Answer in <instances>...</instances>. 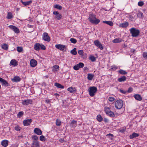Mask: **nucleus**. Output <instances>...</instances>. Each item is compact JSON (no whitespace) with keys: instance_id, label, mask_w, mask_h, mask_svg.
I'll use <instances>...</instances> for the list:
<instances>
[{"instance_id":"nucleus-63","label":"nucleus","mask_w":147,"mask_h":147,"mask_svg":"<svg viewBox=\"0 0 147 147\" xmlns=\"http://www.w3.org/2000/svg\"><path fill=\"white\" fill-rule=\"evenodd\" d=\"M131 52L133 53H134L136 52V51L135 49H131Z\"/></svg>"},{"instance_id":"nucleus-59","label":"nucleus","mask_w":147,"mask_h":147,"mask_svg":"<svg viewBox=\"0 0 147 147\" xmlns=\"http://www.w3.org/2000/svg\"><path fill=\"white\" fill-rule=\"evenodd\" d=\"M18 144H16L12 145L11 146V147H18Z\"/></svg>"},{"instance_id":"nucleus-35","label":"nucleus","mask_w":147,"mask_h":147,"mask_svg":"<svg viewBox=\"0 0 147 147\" xmlns=\"http://www.w3.org/2000/svg\"><path fill=\"white\" fill-rule=\"evenodd\" d=\"M1 47L4 50H7L8 49V46L6 44H4L2 45Z\"/></svg>"},{"instance_id":"nucleus-51","label":"nucleus","mask_w":147,"mask_h":147,"mask_svg":"<svg viewBox=\"0 0 147 147\" xmlns=\"http://www.w3.org/2000/svg\"><path fill=\"white\" fill-rule=\"evenodd\" d=\"M21 128L19 126L17 125L15 127V129L17 131H20Z\"/></svg>"},{"instance_id":"nucleus-21","label":"nucleus","mask_w":147,"mask_h":147,"mask_svg":"<svg viewBox=\"0 0 147 147\" xmlns=\"http://www.w3.org/2000/svg\"><path fill=\"white\" fill-rule=\"evenodd\" d=\"M77 125V121L73 120L71 121L70 123V126L71 127H76Z\"/></svg>"},{"instance_id":"nucleus-49","label":"nucleus","mask_w":147,"mask_h":147,"mask_svg":"<svg viewBox=\"0 0 147 147\" xmlns=\"http://www.w3.org/2000/svg\"><path fill=\"white\" fill-rule=\"evenodd\" d=\"M32 138L35 141H38L37 140L38 139V137L34 135L32 136Z\"/></svg>"},{"instance_id":"nucleus-62","label":"nucleus","mask_w":147,"mask_h":147,"mask_svg":"<svg viewBox=\"0 0 147 147\" xmlns=\"http://www.w3.org/2000/svg\"><path fill=\"white\" fill-rule=\"evenodd\" d=\"M104 120L105 123H107L108 121V119L106 118H104Z\"/></svg>"},{"instance_id":"nucleus-22","label":"nucleus","mask_w":147,"mask_h":147,"mask_svg":"<svg viewBox=\"0 0 147 147\" xmlns=\"http://www.w3.org/2000/svg\"><path fill=\"white\" fill-rule=\"evenodd\" d=\"M126 78L125 76L121 77L120 78L118 79V81L120 82H122L126 81Z\"/></svg>"},{"instance_id":"nucleus-15","label":"nucleus","mask_w":147,"mask_h":147,"mask_svg":"<svg viewBox=\"0 0 147 147\" xmlns=\"http://www.w3.org/2000/svg\"><path fill=\"white\" fill-rule=\"evenodd\" d=\"M34 132L36 134L38 135H42V133L41 130L37 128L34 129Z\"/></svg>"},{"instance_id":"nucleus-3","label":"nucleus","mask_w":147,"mask_h":147,"mask_svg":"<svg viewBox=\"0 0 147 147\" xmlns=\"http://www.w3.org/2000/svg\"><path fill=\"white\" fill-rule=\"evenodd\" d=\"M123 102L122 100H117L115 103V107L116 109H120L123 107Z\"/></svg>"},{"instance_id":"nucleus-4","label":"nucleus","mask_w":147,"mask_h":147,"mask_svg":"<svg viewBox=\"0 0 147 147\" xmlns=\"http://www.w3.org/2000/svg\"><path fill=\"white\" fill-rule=\"evenodd\" d=\"M42 38L45 41L49 42L50 41V37L48 34L47 32L43 33L42 35Z\"/></svg>"},{"instance_id":"nucleus-58","label":"nucleus","mask_w":147,"mask_h":147,"mask_svg":"<svg viewBox=\"0 0 147 147\" xmlns=\"http://www.w3.org/2000/svg\"><path fill=\"white\" fill-rule=\"evenodd\" d=\"M14 15L12 13L10 12V19H12L13 18V15Z\"/></svg>"},{"instance_id":"nucleus-28","label":"nucleus","mask_w":147,"mask_h":147,"mask_svg":"<svg viewBox=\"0 0 147 147\" xmlns=\"http://www.w3.org/2000/svg\"><path fill=\"white\" fill-rule=\"evenodd\" d=\"M139 135L138 134L134 133H133L132 135H131L129 136L130 138V139H133L135 138L138 136Z\"/></svg>"},{"instance_id":"nucleus-34","label":"nucleus","mask_w":147,"mask_h":147,"mask_svg":"<svg viewBox=\"0 0 147 147\" xmlns=\"http://www.w3.org/2000/svg\"><path fill=\"white\" fill-rule=\"evenodd\" d=\"M76 48H74L73 50L70 51V53L74 55H76L77 54V52L76 51Z\"/></svg>"},{"instance_id":"nucleus-23","label":"nucleus","mask_w":147,"mask_h":147,"mask_svg":"<svg viewBox=\"0 0 147 147\" xmlns=\"http://www.w3.org/2000/svg\"><path fill=\"white\" fill-rule=\"evenodd\" d=\"M34 49L36 51H38L40 49V44L39 43H36L34 45Z\"/></svg>"},{"instance_id":"nucleus-32","label":"nucleus","mask_w":147,"mask_h":147,"mask_svg":"<svg viewBox=\"0 0 147 147\" xmlns=\"http://www.w3.org/2000/svg\"><path fill=\"white\" fill-rule=\"evenodd\" d=\"M94 77V75L93 74H88L87 78L89 80H92Z\"/></svg>"},{"instance_id":"nucleus-6","label":"nucleus","mask_w":147,"mask_h":147,"mask_svg":"<svg viewBox=\"0 0 147 147\" xmlns=\"http://www.w3.org/2000/svg\"><path fill=\"white\" fill-rule=\"evenodd\" d=\"M10 29L16 33L18 34L20 32L19 29L14 26L10 25Z\"/></svg>"},{"instance_id":"nucleus-30","label":"nucleus","mask_w":147,"mask_h":147,"mask_svg":"<svg viewBox=\"0 0 147 147\" xmlns=\"http://www.w3.org/2000/svg\"><path fill=\"white\" fill-rule=\"evenodd\" d=\"M55 86L57 87V88H60L63 89L64 88L63 86L57 82H56L55 83Z\"/></svg>"},{"instance_id":"nucleus-25","label":"nucleus","mask_w":147,"mask_h":147,"mask_svg":"<svg viewBox=\"0 0 147 147\" xmlns=\"http://www.w3.org/2000/svg\"><path fill=\"white\" fill-rule=\"evenodd\" d=\"M8 143V141L6 140H3L1 142L2 145L4 147H6Z\"/></svg>"},{"instance_id":"nucleus-24","label":"nucleus","mask_w":147,"mask_h":147,"mask_svg":"<svg viewBox=\"0 0 147 147\" xmlns=\"http://www.w3.org/2000/svg\"><path fill=\"white\" fill-rule=\"evenodd\" d=\"M103 23L106 24L111 26H112L113 25V22L111 21H104L102 22Z\"/></svg>"},{"instance_id":"nucleus-37","label":"nucleus","mask_w":147,"mask_h":147,"mask_svg":"<svg viewBox=\"0 0 147 147\" xmlns=\"http://www.w3.org/2000/svg\"><path fill=\"white\" fill-rule=\"evenodd\" d=\"M97 119L98 121L100 122L102 121L103 118L100 115H98L97 116Z\"/></svg>"},{"instance_id":"nucleus-52","label":"nucleus","mask_w":147,"mask_h":147,"mask_svg":"<svg viewBox=\"0 0 147 147\" xmlns=\"http://www.w3.org/2000/svg\"><path fill=\"white\" fill-rule=\"evenodd\" d=\"M40 48L43 50H45L46 49V47L42 44H40Z\"/></svg>"},{"instance_id":"nucleus-26","label":"nucleus","mask_w":147,"mask_h":147,"mask_svg":"<svg viewBox=\"0 0 147 147\" xmlns=\"http://www.w3.org/2000/svg\"><path fill=\"white\" fill-rule=\"evenodd\" d=\"M100 20L99 19L96 18L95 20H92L91 22H90L94 24H98L100 22Z\"/></svg>"},{"instance_id":"nucleus-50","label":"nucleus","mask_w":147,"mask_h":147,"mask_svg":"<svg viewBox=\"0 0 147 147\" xmlns=\"http://www.w3.org/2000/svg\"><path fill=\"white\" fill-rule=\"evenodd\" d=\"M82 58L84 59H86L87 58V55L86 53H83L82 55H81Z\"/></svg>"},{"instance_id":"nucleus-8","label":"nucleus","mask_w":147,"mask_h":147,"mask_svg":"<svg viewBox=\"0 0 147 147\" xmlns=\"http://www.w3.org/2000/svg\"><path fill=\"white\" fill-rule=\"evenodd\" d=\"M94 44L96 46L100 48L101 50H102L103 49V47L98 40H96L95 41Z\"/></svg>"},{"instance_id":"nucleus-19","label":"nucleus","mask_w":147,"mask_h":147,"mask_svg":"<svg viewBox=\"0 0 147 147\" xmlns=\"http://www.w3.org/2000/svg\"><path fill=\"white\" fill-rule=\"evenodd\" d=\"M96 18V16L93 14H90L89 15V16L88 18V19L89 20V21L91 22V20H93Z\"/></svg>"},{"instance_id":"nucleus-43","label":"nucleus","mask_w":147,"mask_h":147,"mask_svg":"<svg viewBox=\"0 0 147 147\" xmlns=\"http://www.w3.org/2000/svg\"><path fill=\"white\" fill-rule=\"evenodd\" d=\"M70 40L71 43L74 44L76 43L77 42V40L74 38H71Z\"/></svg>"},{"instance_id":"nucleus-54","label":"nucleus","mask_w":147,"mask_h":147,"mask_svg":"<svg viewBox=\"0 0 147 147\" xmlns=\"http://www.w3.org/2000/svg\"><path fill=\"white\" fill-rule=\"evenodd\" d=\"M114 100L115 98L113 97H109V100L111 102L113 101Z\"/></svg>"},{"instance_id":"nucleus-29","label":"nucleus","mask_w":147,"mask_h":147,"mask_svg":"<svg viewBox=\"0 0 147 147\" xmlns=\"http://www.w3.org/2000/svg\"><path fill=\"white\" fill-rule=\"evenodd\" d=\"M67 90L71 93H72L76 91V89L72 87H71L67 89Z\"/></svg>"},{"instance_id":"nucleus-16","label":"nucleus","mask_w":147,"mask_h":147,"mask_svg":"<svg viewBox=\"0 0 147 147\" xmlns=\"http://www.w3.org/2000/svg\"><path fill=\"white\" fill-rule=\"evenodd\" d=\"M10 64L13 66L15 67L18 65V62L15 59H13L11 60Z\"/></svg>"},{"instance_id":"nucleus-7","label":"nucleus","mask_w":147,"mask_h":147,"mask_svg":"<svg viewBox=\"0 0 147 147\" xmlns=\"http://www.w3.org/2000/svg\"><path fill=\"white\" fill-rule=\"evenodd\" d=\"M53 13L55 16V18L58 20H60L62 17V15L59 13L57 11H54Z\"/></svg>"},{"instance_id":"nucleus-36","label":"nucleus","mask_w":147,"mask_h":147,"mask_svg":"<svg viewBox=\"0 0 147 147\" xmlns=\"http://www.w3.org/2000/svg\"><path fill=\"white\" fill-rule=\"evenodd\" d=\"M104 111L107 114L109 113L111 111L110 108L109 107H106L104 108Z\"/></svg>"},{"instance_id":"nucleus-17","label":"nucleus","mask_w":147,"mask_h":147,"mask_svg":"<svg viewBox=\"0 0 147 147\" xmlns=\"http://www.w3.org/2000/svg\"><path fill=\"white\" fill-rule=\"evenodd\" d=\"M11 80L13 82H18L21 80V78L19 76H16L14 77L13 78H11Z\"/></svg>"},{"instance_id":"nucleus-33","label":"nucleus","mask_w":147,"mask_h":147,"mask_svg":"<svg viewBox=\"0 0 147 147\" xmlns=\"http://www.w3.org/2000/svg\"><path fill=\"white\" fill-rule=\"evenodd\" d=\"M122 41V40L120 38H116L113 40V42L114 43L120 42Z\"/></svg>"},{"instance_id":"nucleus-57","label":"nucleus","mask_w":147,"mask_h":147,"mask_svg":"<svg viewBox=\"0 0 147 147\" xmlns=\"http://www.w3.org/2000/svg\"><path fill=\"white\" fill-rule=\"evenodd\" d=\"M133 91V88L131 87H129L128 88V90L127 91V92L130 93L132 92Z\"/></svg>"},{"instance_id":"nucleus-60","label":"nucleus","mask_w":147,"mask_h":147,"mask_svg":"<svg viewBox=\"0 0 147 147\" xmlns=\"http://www.w3.org/2000/svg\"><path fill=\"white\" fill-rule=\"evenodd\" d=\"M55 69H59V67L58 65H55L53 67Z\"/></svg>"},{"instance_id":"nucleus-64","label":"nucleus","mask_w":147,"mask_h":147,"mask_svg":"<svg viewBox=\"0 0 147 147\" xmlns=\"http://www.w3.org/2000/svg\"><path fill=\"white\" fill-rule=\"evenodd\" d=\"M50 102V100L49 99H46V100H45V102L47 103H49V102Z\"/></svg>"},{"instance_id":"nucleus-42","label":"nucleus","mask_w":147,"mask_h":147,"mask_svg":"<svg viewBox=\"0 0 147 147\" xmlns=\"http://www.w3.org/2000/svg\"><path fill=\"white\" fill-rule=\"evenodd\" d=\"M107 115L111 117H113L115 116L114 113L111 111L107 114Z\"/></svg>"},{"instance_id":"nucleus-9","label":"nucleus","mask_w":147,"mask_h":147,"mask_svg":"<svg viewBox=\"0 0 147 147\" xmlns=\"http://www.w3.org/2000/svg\"><path fill=\"white\" fill-rule=\"evenodd\" d=\"M31 119L24 120L23 121V123L24 126H28L30 125L32 122Z\"/></svg>"},{"instance_id":"nucleus-55","label":"nucleus","mask_w":147,"mask_h":147,"mask_svg":"<svg viewBox=\"0 0 147 147\" xmlns=\"http://www.w3.org/2000/svg\"><path fill=\"white\" fill-rule=\"evenodd\" d=\"M119 90L121 93H122L123 94H125L127 92L126 91L123 90L121 89H119Z\"/></svg>"},{"instance_id":"nucleus-31","label":"nucleus","mask_w":147,"mask_h":147,"mask_svg":"<svg viewBox=\"0 0 147 147\" xmlns=\"http://www.w3.org/2000/svg\"><path fill=\"white\" fill-rule=\"evenodd\" d=\"M137 17L140 19H142L144 18V15L143 13L140 11H139L137 13Z\"/></svg>"},{"instance_id":"nucleus-41","label":"nucleus","mask_w":147,"mask_h":147,"mask_svg":"<svg viewBox=\"0 0 147 147\" xmlns=\"http://www.w3.org/2000/svg\"><path fill=\"white\" fill-rule=\"evenodd\" d=\"M118 72L119 73L121 74L125 75L126 74H127V72L126 71L123 70L122 69H121Z\"/></svg>"},{"instance_id":"nucleus-12","label":"nucleus","mask_w":147,"mask_h":147,"mask_svg":"<svg viewBox=\"0 0 147 147\" xmlns=\"http://www.w3.org/2000/svg\"><path fill=\"white\" fill-rule=\"evenodd\" d=\"M31 147H40L39 142L38 141H33Z\"/></svg>"},{"instance_id":"nucleus-10","label":"nucleus","mask_w":147,"mask_h":147,"mask_svg":"<svg viewBox=\"0 0 147 147\" xmlns=\"http://www.w3.org/2000/svg\"><path fill=\"white\" fill-rule=\"evenodd\" d=\"M55 47L57 49L63 51L66 48V47L65 45H63L60 44L56 45H55Z\"/></svg>"},{"instance_id":"nucleus-20","label":"nucleus","mask_w":147,"mask_h":147,"mask_svg":"<svg viewBox=\"0 0 147 147\" xmlns=\"http://www.w3.org/2000/svg\"><path fill=\"white\" fill-rule=\"evenodd\" d=\"M129 23L128 22H126L124 23L120 24H119V26L120 27L125 28L127 27Z\"/></svg>"},{"instance_id":"nucleus-61","label":"nucleus","mask_w":147,"mask_h":147,"mask_svg":"<svg viewBox=\"0 0 147 147\" xmlns=\"http://www.w3.org/2000/svg\"><path fill=\"white\" fill-rule=\"evenodd\" d=\"M125 131V130L124 129H121L119 131L121 133H124Z\"/></svg>"},{"instance_id":"nucleus-38","label":"nucleus","mask_w":147,"mask_h":147,"mask_svg":"<svg viewBox=\"0 0 147 147\" xmlns=\"http://www.w3.org/2000/svg\"><path fill=\"white\" fill-rule=\"evenodd\" d=\"M24 113L23 111L19 112L17 114V117L20 118L21 117L24 115Z\"/></svg>"},{"instance_id":"nucleus-53","label":"nucleus","mask_w":147,"mask_h":147,"mask_svg":"<svg viewBox=\"0 0 147 147\" xmlns=\"http://www.w3.org/2000/svg\"><path fill=\"white\" fill-rule=\"evenodd\" d=\"M78 53L79 55H81L84 53L83 51V50H79L78 51Z\"/></svg>"},{"instance_id":"nucleus-56","label":"nucleus","mask_w":147,"mask_h":147,"mask_svg":"<svg viewBox=\"0 0 147 147\" xmlns=\"http://www.w3.org/2000/svg\"><path fill=\"white\" fill-rule=\"evenodd\" d=\"M143 56L144 58L147 59V52H144L143 53Z\"/></svg>"},{"instance_id":"nucleus-46","label":"nucleus","mask_w":147,"mask_h":147,"mask_svg":"<svg viewBox=\"0 0 147 147\" xmlns=\"http://www.w3.org/2000/svg\"><path fill=\"white\" fill-rule=\"evenodd\" d=\"M61 121L60 120H59L58 119H56V125H57L58 126H60L61 125Z\"/></svg>"},{"instance_id":"nucleus-1","label":"nucleus","mask_w":147,"mask_h":147,"mask_svg":"<svg viewBox=\"0 0 147 147\" xmlns=\"http://www.w3.org/2000/svg\"><path fill=\"white\" fill-rule=\"evenodd\" d=\"M130 33L133 37H137L139 35L140 30L136 28H132L130 29Z\"/></svg>"},{"instance_id":"nucleus-45","label":"nucleus","mask_w":147,"mask_h":147,"mask_svg":"<svg viewBox=\"0 0 147 147\" xmlns=\"http://www.w3.org/2000/svg\"><path fill=\"white\" fill-rule=\"evenodd\" d=\"M106 136H107L111 140H112L113 139V138L114 137L113 134H107V135Z\"/></svg>"},{"instance_id":"nucleus-47","label":"nucleus","mask_w":147,"mask_h":147,"mask_svg":"<svg viewBox=\"0 0 147 147\" xmlns=\"http://www.w3.org/2000/svg\"><path fill=\"white\" fill-rule=\"evenodd\" d=\"M90 59L92 62L95 61V57L93 56H91L90 57Z\"/></svg>"},{"instance_id":"nucleus-39","label":"nucleus","mask_w":147,"mask_h":147,"mask_svg":"<svg viewBox=\"0 0 147 147\" xmlns=\"http://www.w3.org/2000/svg\"><path fill=\"white\" fill-rule=\"evenodd\" d=\"M17 51L19 53L22 52L23 51V49L21 47H18L17 48Z\"/></svg>"},{"instance_id":"nucleus-40","label":"nucleus","mask_w":147,"mask_h":147,"mask_svg":"<svg viewBox=\"0 0 147 147\" xmlns=\"http://www.w3.org/2000/svg\"><path fill=\"white\" fill-rule=\"evenodd\" d=\"M54 7L55 8L59 10H61L62 9V7L58 4H56L54 6Z\"/></svg>"},{"instance_id":"nucleus-2","label":"nucleus","mask_w":147,"mask_h":147,"mask_svg":"<svg viewBox=\"0 0 147 147\" xmlns=\"http://www.w3.org/2000/svg\"><path fill=\"white\" fill-rule=\"evenodd\" d=\"M88 91L90 95L92 97L93 96L97 91V88L94 86L90 87L88 89Z\"/></svg>"},{"instance_id":"nucleus-27","label":"nucleus","mask_w":147,"mask_h":147,"mask_svg":"<svg viewBox=\"0 0 147 147\" xmlns=\"http://www.w3.org/2000/svg\"><path fill=\"white\" fill-rule=\"evenodd\" d=\"M21 2L25 6L29 5L32 3V1H29L23 2L22 0L21 1Z\"/></svg>"},{"instance_id":"nucleus-5","label":"nucleus","mask_w":147,"mask_h":147,"mask_svg":"<svg viewBox=\"0 0 147 147\" xmlns=\"http://www.w3.org/2000/svg\"><path fill=\"white\" fill-rule=\"evenodd\" d=\"M84 64L83 63L80 62L78 64L75 65L73 67L74 69L76 70H78L80 68L84 67Z\"/></svg>"},{"instance_id":"nucleus-48","label":"nucleus","mask_w":147,"mask_h":147,"mask_svg":"<svg viewBox=\"0 0 147 147\" xmlns=\"http://www.w3.org/2000/svg\"><path fill=\"white\" fill-rule=\"evenodd\" d=\"M144 5V3L142 1H139L138 3V5L139 6L141 7Z\"/></svg>"},{"instance_id":"nucleus-14","label":"nucleus","mask_w":147,"mask_h":147,"mask_svg":"<svg viewBox=\"0 0 147 147\" xmlns=\"http://www.w3.org/2000/svg\"><path fill=\"white\" fill-rule=\"evenodd\" d=\"M37 62L35 59H31L30 61V65L31 66L34 67H35L37 65Z\"/></svg>"},{"instance_id":"nucleus-18","label":"nucleus","mask_w":147,"mask_h":147,"mask_svg":"<svg viewBox=\"0 0 147 147\" xmlns=\"http://www.w3.org/2000/svg\"><path fill=\"white\" fill-rule=\"evenodd\" d=\"M134 97L136 100L139 101H141L142 99L141 96L139 94H135L134 95Z\"/></svg>"},{"instance_id":"nucleus-11","label":"nucleus","mask_w":147,"mask_h":147,"mask_svg":"<svg viewBox=\"0 0 147 147\" xmlns=\"http://www.w3.org/2000/svg\"><path fill=\"white\" fill-rule=\"evenodd\" d=\"M32 102V101L30 99H27L25 100H22V103L23 105H28L29 104H31Z\"/></svg>"},{"instance_id":"nucleus-13","label":"nucleus","mask_w":147,"mask_h":147,"mask_svg":"<svg viewBox=\"0 0 147 147\" xmlns=\"http://www.w3.org/2000/svg\"><path fill=\"white\" fill-rule=\"evenodd\" d=\"M0 82L1 84L5 86L8 85V83L4 79L0 77Z\"/></svg>"},{"instance_id":"nucleus-44","label":"nucleus","mask_w":147,"mask_h":147,"mask_svg":"<svg viewBox=\"0 0 147 147\" xmlns=\"http://www.w3.org/2000/svg\"><path fill=\"white\" fill-rule=\"evenodd\" d=\"M40 141L43 142L45 141L46 138L44 136L42 135L40 137Z\"/></svg>"}]
</instances>
